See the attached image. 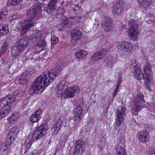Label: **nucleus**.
Returning <instances> with one entry per match:
<instances>
[{
  "mask_svg": "<svg viewBox=\"0 0 155 155\" xmlns=\"http://www.w3.org/2000/svg\"><path fill=\"white\" fill-rule=\"evenodd\" d=\"M62 67L58 64L55 67V71L51 70L47 73L43 74L38 77L33 82L30 89L31 94H38L43 91L56 78L57 74L62 70Z\"/></svg>",
  "mask_w": 155,
  "mask_h": 155,
  "instance_id": "nucleus-1",
  "label": "nucleus"
},
{
  "mask_svg": "<svg viewBox=\"0 0 155 155\" xmlns=\"http://www.w3.org/2000/svg\"><path fill=\"white\" fill-rule=\"evenodd\" d=\"M42 7L41 4L38 3L33 6L31 8L27 11L28 17L30 20H26L24 23V25L22 28L20 33L23 35L25 34L30 29L34 26V23L31 20H38L41 17V9Z\"/></svg>",
  "mask_w": 155,
  "mask_h": 155,
  "instance_id": "nucleus-2",
  "label": "nucleus"
},
{
  "mask_svg": "<svg viewBox=\"0 0 155 155\" xmlns=\"http://www.w3.org/2000/svg\"><path fill=\"white\" fill-rule=\"evenodd\" d=\"M144 71L146 74V78L144 75L141 73L140 70L137 71L134 74L135 77L138 80L142 79H145V84L147 87L149 88V86L151 84V81L152 79V72L151 70L150 66L147 64L144 68Z\"/></svg>",
  "mask_w": 155,
  "mask_h": 155,
  "instance_id": "nucleus-3",
  "label": "nucleus"
},
{
  "mask_svg": "<svg viewBox=\"0 0 155 155\" xmlns=\"http://www.w3.org/2000/svg\"><path fill=\"white\" fill-rule=\"evenodd\" d=\"M41 32L36 30L31 37L32 41L35 43L36 51L40 52L45 48L46 46V42L44 40L41 41Z\"/></svg>",
  "mask_w": 155,
  "mask_h": 155,
  "instance_id": "nucleus-4",
  "label": "nucleus"
},
{
  "mask_svg": "<svg viewBox=\"0 0 155 155\" xmlns=\"http://www.w3.org/2000/svg\"><path fill=\"white\" fill-rule=\"evenodd\" d=\"M129 28L128 35L130 39L133 41L135 40L139 35L138 25L136 21L131 19L129 21Z\"/></svg>",
  "mask_w": 155,
  "mask_h": 155,
  "instance_id": "nucleus-5",
  "label": "nucleus"
},
{
  "mask_svg": "<svg viewBox=\"0 0 155 155\" xmlns=\"http://www.w3.org/2000/svg\"><path fill=\"white\" fill-rule=\"evenodd\" d=\"M48 125L42 124L37 128L33 133L32 139L34 141H36L45 136L48 130Z\"/></svg>",
  "mask_w": 155,
  "mask_h": 155,
  "instance_id": "nucleus-6",
  "label": "nucleus"
},
{
  "mask_svg": "<svg viewBox=\"0 0 155 155\" xmlns=\"http://www.w3.org/2000/svg\"><path fill=\"white\" fill-rule=\"evenodd\" d=\"M126 108L125 107H118L117 118L115 119L114 125L118 127L122 123L124 120L125 115V112Z\"/></svg>",
  "mask_w": 155,
  "mask_h": 155,
  "instance_id": "nucleus-7",
  "label": "nucleus"
},
{
  "mask_svg": "<svg viewBox=\"0 0 155 155\" xmlns=\"http://www.w3.org/2000/svg\"><path fill=\"white\" fill-rule=\"evenodd\" d=\"M85 143L81 140H76L74 147L75 151L72 155H82L84 151Z\"/></svg>",
  "mask_w": 155,
  "mask_h": 155,
  "instance_id": "nucleus-8",
  "label": "nucleus"
},
{
  "mask_svg": "<svg viewBox=\"0 0 155 155\" xmlns=\"http://www.w3.org/2000/svg\"><path fill=\"white\" fill-rule=\"evenodd\" d=\"M15 96L13 94L8 95L0 101V106L1 107H6L10 105L15 101Z\"/></svg>",
  "mask_w": 155,
  "mask_h": 155,
  "instance_id": "nucleus-9",
  "label": "nucleus"
},
{
  "mask_svg": "<svg viewBox=\"0 0 155 155\" xmlns=\"http://www.w3.org/2000/svg\"><path fill=\"white\" fill-rule=\"evenodd\" d=\"M118 48L124 52H129L132 49V46L131 44L126 41H123L117 43Z\"/></svg>",
  "mask_w": 155,
  "mask_h": 155,
  "instance_id": "nucleus-10",
  "label": "nucleus"
},
{
  "mask_svg": "<svg viewBox=\"0 0 155 155\" xmlns=\"http://www.w3.org/2000/svg\"><path fill=\"white\" fill-rule=\"evenodd\" d=\"M107 52V49H102L96 52L91 57V60L93 61H96L101 59L105 56Z\"/></svg>",
  "mask_w": 155,
  "mask_h": 155,
  "instance_id": "nucleus-11",
  "label": "nucleus"
},
{
  "mask_svg": "<svg viewBox=\"0 0 155 155\" xmlns=\"http://www.w3.org/2000/svg\"><path fill=\"white\" fill-rule=\"evenodd\" d=\"M67 88L65 81H62L59 82L55 88L56 96L59 97L60 95L64 93Z\"/></svg>",
  "mask_w": 155,
  "mask_h": 155,
  "instance_id": "nucleus-12",
  "label": "nucleus"
},
{
  "mask_svg": "<svg viewBox=\"0 0 155 155\" xmlns=\"http://www.w3.org/2000/svg\"><path fill=\"white\" fill-rule=\"evenodd\" d=\"M112 19L110 18H106L101 23V26L106 32H109L112 29Z\"/></svg>",
  "mask_w": 155,
  "mask_h": 155,
  "instance_id": "nucleus-13",
  "label": "nucleus"
},
{
  "mask_svg": "<svg viewBox=\"0 0 155 155\" xmlns=\"http://www.w3.org/2000/svg\"><path fill=\"white\" fill-rule=\"evenodd\" d=\"M78 90V88L76 86L69 88L67 87L64 92L65 98L73 97L74 94Z\"/></svg>",
  "mask_w": 155,
  "mask_h": 155,
  "instance_id": "nucleus-14",
  "label": "nucleus"
},
{
  "mask_svg": "<svg viewBox=\"0 0 155 155\" xmlns=\"http://www.w3.org/2000/svg\"><path fill=\"white\" fill-rule=\"evenodd\" d=\"M123 2L122 1H118L114 7L113 9V14L115 15H118L120 14L123 8Z\"/></svg>",
  "mask_w": 155,
  "mask_h": 155,
  "instance_id": "nucleus-15",
  "label": "nucleus"
},
{
  "mask_svg": "<svg viewBox=\"0 0 155 155\" xmlns=\"http://www.w3.org/2000/svg\"><path fill=\"white\" fill-rule=\"evenodd\" d=\"M139 140L142 142H147L148 139V133L146 130H144L139 132L138 134Z\"/></svg>",
  "mask_w": 155,
  "mask_h": 155,
  "instance_id": "nucleus-16",
  "label": "nucleus"
},
{
  "mask_svg": "<svg viewBox=\"0 0 155 155\" xmlns=\"http://www.w3.org/2000/svg\"><path fill=\"white\" fill-rule=\"evenodd\" d=\"M29 43V39L26 37L22 38L18 42V45L24 50L26 48Z\"/></svg>",
  "mask_w": 155,
  "mask_h": 155,
  "instance_id": "nucleus-17",
  "label": "nucleus"
},
{
  "mask_svg": "<svg viewBox=\"0 0 155 155\" xmlns=\"http://www.w3.org/2000/svg\"><path fill=\"white\" fill-rule=\"evenodd\" d=\"M82 34L81 32L77 29L73 30L71 33V36L72 39L77 40L82 37Z\"/></svg>",
  "mask_w": 155,
  "mask_h": 155,
  "instance_id": "nucleus-18",
  "label": "nucleus"
},
{
  "mask_svg": "<svg viewBox=\"0 0 155 155\" xmlns=\"http://www.w3.org/2000/svg\"><path fill=\"white\" fill-rule=\"evenodd\" d=\"M144 102L143 96L141 94L139 93L137 95L134 100V105L135 107H140V104L144 103Z\"/></svg>",
  "mask_w": 155,
  "mask_h": 155,
  "instance_id": "nucleus-19",
  "label": "nucleus"
},
{
  "mask_svg": "<svg viewBox=\"0 0 155 155\" xmlns=\"http://www.w3.org/2000/svg\"><path fill=\"white\" fill-rule=\"evenodd\" d=\"M23 50L18 45L14 46L11 50L12 55L13 56H18L23 51Z\"/></svg>",
  "mask_w": 155,
  "mask_h": 155,
  "instance_id": "nucleus-20",
  "label": "nucleus"
},
{
  "mask_svg": "<svg viewBox=\"0 0 155 155\" xmlns=\"http://www.w3.org/2000/svg\"><path fill=\"white\" fill-rule=\"evenodd\" d=\"M115 61V59L112 56H108L106 58L104 63L106 66L111 67L114 64Z\"/></svg>",
  "mask_w": 155,
  "mask_h": 155,
  "instance_id": "nucleus-21",
  "label": "nucleus"
},
{
  "mask_svg": "<svg viewBox=\"0 0 155 155\" xmlns=\"http://www.w3.org/2000/svg\"><path fill=\"white\" fill-rule=\"evenodd\" d=\"M8 26L5 24H0V36L3 35L8 32Z\"/></svg>",
  "mask_w": 155,
  "mask_h": 155,
  "instance_id": "nucleus-22",
  "label": "nucleus"
},
{
  "mask_svg": "<svg viewBox=\"0 0 155 155\" xmlns=\"http://www.w3.org/2000/svg\"><path fill=\"white\" fill-rule=\"evenodd\" d=\"M35 49L34 48H32L30 49L28 51L26 52L25 54V56L27 59H33L32 56L36 52H38L36 51V48Z\"/></svg>",
  "mask_w": 155,
  "mask_h": 155,
  "instance_id": "nucleus-23",
  "label": "nucleus"
},
{
  "mask_svg": "<svg viewBox=\"0 0 155 155\" xmlns=\"http://www.w3.org/2000/svg\"><path fill=\"white\" fill-rule=\"evenodd\" d=\"M87 110H83V107H76L74 111V114L80 116H82L83 114H86L88 110V107H86Z\"/></svg>",
  "mask_w": 155,
  "mask_h": 155,
  "instance_id": "nucleus-24",
  "label": "nucleus"
},
{
  "mask_svg": "<svg viewBox=\"0 0 155 155\" xmlns=\"http://www.w3.org/2000/svg\"><path fill=\"white\" fill-rule=\"evenodd\" d=\"M87 54V52L85 50H78L75 54L76 57L77 58H84Z\"/></svg>",
  "mask_w": 155,
  "mask_h": 155,
  "instance_id": "nucleus-25",
  "label": "nucleus"
},
{
  "mask_svg": "<svg viewBox=\"0 0 155 155\" xmlns=\"http://www.w3.org/2000/svg\"><path fill=\"white\" fill-rule=\"evenodd\" d=\"M137 1L139 4L144 8L148 7L151 2V0H137Z\"/></svg>",
  "mask_w": 155,
  "mask_h": 155,
  "instance_id": "nucleus-26",
  "label": "nucleus"
},
{
  "mask_svg": "<svg viewBox=\"0 0 155 155\" xmlns=\"http://www.w3.org/2000/svg\"><path fill=\"white\" fill-rule=\"evenodd\" d=\"M61 123L60 122H57L54 124L53 127L52 128V131L54 132V134H56L60 129Z\"/></svg>",
  "mask_w": 155,
  "mask_h": 155,
  "instance_id": "nucleus-27",
  "label": "nucleus"
},
{
  "mask_svg": "<svg viewBox=\"0 0 155 155\" xmlns=\"http://www.w3.org/2000/svg\"><path fill=\"white\" fill-rule=\"evenodd\" d=\"M116 155H126L123 148L120 145H118L116 149Z\"/></svg>",
  "mask_w": 155,
  "mask_h": 155,
  "instance_id": "nucleus-28",
  "label": "nucleus"
},
{
  "mask_svg": "<svg viewBox=\"0 0 155 155\" xmlns=\"http://www.w3.org/2000/svg\"><path fill=\"white\" fill-rule=\"evenodd\" d=\"M45 8L48 13L52 15H54V13H55L56 11L55 7L49 5L47 8Z\"/></svg>",
  "mask_w": 155,
  "mask_h": 155,
  "instance_id": "nucleus-29",
  "label": "nucleus"
},
{
  "mask_svg": "<svg viewBox=\"0 0 155 155\" xmlns=\"http://www.w3.org/2000/svg\"><path fill=\"white\" fill-rule=\"evenodd\" d=\"M10 107H8L4 110H0V119H2L3 117L8 115V113L10 112Z\"/></svg>",
  "mask_w": 155,
  "mask_h": 155,
  "instance_id": "nucleus-30",
  "label": "nucleus"
},
{
  "mask_svg": "<svg viewBox=\"0 0 155 155\" xmlns=\"http://www.w3.org/2000/svg\"><path fill=\"white\" fill-rule=\"evenodd\" d=\"M14 136L12 134H10V133H8L7 135L6 140L7 143L11 144L13 143V142L14 140Z\"/></svg>",
  "mask_w": 155,
  "mask_h": 155,
  "instance_id": "nucleus-31",
  "label": "nucleus"
},
{
  "mask_svg": "<svg viewBox=\"0 0 155 155\" xmlns=\"http://www.w3.org/2000/svg\"><path fill=\"white\" fill-rule=\"evenodd\" d=\"M18 116V114L17 113H14L8 119V120L10 123H13L17 120Z\"/></svg>",
  "mask_w": 155,
  "mask_h": 155,
  "instance_id": "nucleus-32",
  "label": "nucleus"
},
{
  "mask_svg": "<svg viewBox=\"0 0 155 155\" xmlns=\"http://www.w3.org/2000/svg\"><path fill=\"white\" fill-rule=\"evenodd\" d=\"M8 11L5 8H3L0 10V19L4 18L8 13Z\"/></svg>",
  "mask_w": 155,
  "mask_h": 155,
  "instance_id": "nucleus-33",
  "label": "nucleus"
},
{
  "mask_svg": "<svg viewBox=\"0 0 155 155\" xmlns=\"http://www.w3.org/2000/svg\"><path fill=\"white\" fill-rule=\"evenodd\" d=\"M41 118V117H39V116L36 115L35 113H33L31 115L30 117V120L32 122H36L38 121Z\"/></svg>",
  "mask_w": 155,
  "mask_h": 155,
  "instance_id": "nucleus-34",
  "label": "nucleus"
},
{
  "mask_svg": "<svg viewBox=\"0 0 155 155\" xmlns=\"http://www.w3.org/2000/svg\"><path fill=\"white\" fill-rule=\"evenodd\" d=\"M81 116L74 114V124L75 127H77L79 124Z\"/></svg>",
  "mask_w": 155,
  "mask_h": 155,
  "instance_id": "nucleus-35",
  "label": "nucleus"
},
{
  "mask_svg": "<svg viewBox=\"0 0 155 155\" xmlns=\"http://www.w3.org/2000/svg\"><path fill=\"white\" fill-rule=\"evenodd\" d=\"M18 129L17 127H14L9 133H10V134H12L14 135L15 136L18 134Z\"/></svg>",
  "mask_w": 155,
  "mask_h": 155,
  "instance_id": "nucleus-36",
  "label": "nucleus"
},
{
  "mask_svg": "<svg viewBox=\"0 0 155 155\" xmlns=\"http://www.w3.org/2000/svg\"><path fill=\"white\" fill-rule=\"evenodd\" d=\"M93 127L92 122L88 123L85 127L84 130L87 132H89Z\"/></svg>",
  "mask_w": 155,
  "mask_h": 155,
  "instance_id": "nucleus-37",
  "label": "nucleus"
},
{
  "mask_svg": "<svg viewBox=\"0 0 155 155\" xmlns=\"http://www.w3.org/2000/svg\"><path fill=\"white\" fill-rule=\"evenodd\" d=\"M32 143V142L31 140L27 139L25 140V143L24 145L25 146L27 149H29L31 147Z\"/></svg>",
  "mask_w": 155,
  "mask_h": 155,
  "instance_id": "nucleus-38",
  "label": "nucleus"
},
{
  "mask_svg": "<svg viewBox=\"0 0 155 155\" xmlns=\"http://www.w3.org/2000/svg\"><path fill=\"white\" fill-rule=\"evenodd\" d=\"M25 76H22L19 78V80L21 84H26L28 80Z\"/></svg>",
  "mask_w": 155,
  "mask_h": 155,
  "instance_id": "nucleus-39",
  "label": "nucleus"
},
{
  "mask_svg": "<svg viewBox=\"0 0 155 155\" xmlns=\"http://www.w3.org/2000/svg\"><path fill=\"white\" fill-rule=\"evenodd\" d=\"M132 67L133 68L134 70V73H135L137 71L140 70V67L139 65L137 64L136 62H134L133 63L132 65Z\"/></svg>",
  "mask_w": 155,
  "mask_h": 155,
  "instance_id": "nucleus-40",
  "label": "nucleus"
},
{
  "mask_svg": "<svg viewBox=\"0 0 155 155\" xmlns=\"http://www.w3.org/2000/svg\"><path fill=\"white\" fill-rule=\"evenodd\" d=\"M141 107H133L132 113L134 115H136L138 112L142 108Z\"/></svg>",
  "mask_w": 155,
  "mask_h": 155,
  "instance_id": "nucleus-41",
  "label": "nucleus"
},
{
  "mask_svg": "<svg viewBox=\"0 0 155 155\" xmlns=\"http://www.w3.org/2000/svg\"><path fill=\"white\" fill-rule=\"evenodd\" d=\"M7 146L5 143H1L0 144V150L4 151L6 150Z\"/></svg>",
  "mask_w": 155,
  "mask_h": 155,
  "instance_id": "nucleus-42",
  "label": "nucleus"
},
{
  "mask_svg": "<svg viewBox=\"0 0 155 155\" xmlns=\"http://www.w3.org/2000/svg\"><path fill=\"white\" fill-rule=\"evenodd\" d=\"M61 18H62V22L61 25V26H65L68 23V19L67 18H66V17L64 16L62 17Z\"/></svg>",
  "mask_w": 155,
  "mask_h": 155,
  "instance_id": "nucleus-43",
  "label": "nucleus"
},
{
  "mask_svg": "<svg viewBox=\"0 0 155 155\" xmlns=\"http://www.w3.org/2000/svg\"><path fill=\"white\" fill-rule=\"evenodd\" d=\"M58 39L56 37L54 36L51 37V42L52 44H55L58 42Z\"/></svg>",
  "mask_w": 155,
  "mask_h": 155,
  "instance_id": "nucleus-44",
  "label": "nucleus"
},
{
  "mask_svg": "<svg viewBox=\"0 0 155 155\" xmlns=\"http://www.w3.org/2000/svg\"><path fill=\"white\" fill-rule=\"evenodd\" d=\"M21 0H11V2L12 5L15 6L19 4Z\"/></svg>",
  "mask_w": 155,
  "mask_h": 155,
  "instance_id": "nucleus-45",
  "label": "nucleus"
},
{
  "mask_svg": "<svg viewBox=\"0 0 155 155\" xmlns=\"http://www.w3.org/2000/svg\"><path fill=\"white\" fill-rule=\"evenodd\" d=\"M155 151V147L153 146L149 148L148 152L149 154L152 155L153 154H154V153Z\"/></svg>",
  "mask_w": 155,
  "mask_h": 155,
  "instance_id": "nucleus-46",
  "label": "nucleus"
},
{
  "mask_svg": "<svg viewBox=\"0 0 155 155\" xmlns=\"http://www.w3.org/2000/svg\"><path fill=\"white\" fill-rule=\"evenodd\" d=\"M58 0H51L48 4L49 5L55 7L56 3L58 2Z\"/></svg>",
  "mask_w": 155,
  "mask_h": 155,
  "instance_id": "nucleus-47",
  "label": "nucleus"
},
{
  "mask_svg": "<svg viewBox=\"0 0 155 155\" xmlns=\"http://www.w3.org/2000/svg\"><path fill=\"white\" fill-rule=\"evenodd\" d=\"M8 44L6 42H4L2 46V49L3 51L7 49Z\"/></svg>",
  "mask_w": 155,
  "mask_h": 155,
  "instance_id": "nucleus-48",
  "label": "nucleus"
},
{
  "mask_svg": "<svg viewBox=\"0 0 155 155\" xmlns=\"http://www.w3.org/2000/svg\"><path fill=\"white\" fill-rule=\"evenodd\" d=\"M34 113H35L36 115H38V116H39V117H41V114L42 113V110L41 109H38Z\"/></svg>",
  "mask_w": 155,
  "mask_h": 155,
  "instance_id": "nucleus-49",
  "label": "nucleus"
},
{
  "mask_svg": "<svg viewBox=\"0 0 155 155\" xmlns=\"http://www.w3.org/2000/svg\"><path fill=\"white\" fill-rule=\"evenodd\" d=\"M31 73L30 72H29L27 70H26L25 71V73H23V74L22 75V76H25L26 77H27L28 76V75H29V76H30V75H31Z\"/></svg>",
  "mask_w": 155,
  "mask_h": 155,
  "instance_id": "nucleus-50",
  "label": "nucleus"
},
{
  "mask_svg": "<svg viewBox=\"0 0 155 155\" xmlns=\"http://www.w3.org/2000/svg\"><path fill=\"white\" fill-rule=\"evenodd\" d=\"M104 144L103 142H102V141H101L99 143V146L100 148H102L104 147Z\"/></svg>",
  "mask_w": 155,
  "mask_h": 155,
  "instance_id": "nucleus-51",
  "label": "nucleus"
},
{
  "mask_svg": "<svg viewBox=\"0 0 155 155\" xmlns=\"http://www.w3.org/2000/svg\"><path fill=\"white\" fill-rule=\"evenodd\" d=\"M11 17L13 19H16L18 18V15L17 14H15L12 16Z\"/></svg>",
  "mask_w": 155,
  "mask_h": 155,
  "instance_id": "nucleus-52",
  "label": "nucleus"
},
{
  "mask_svg": "<svg viewBox=\"0 0 155 155\" xmlns=\"http://www.w3.org/2000/svg\"><path fill=\"white\" fill-rule=\"evenodd\" d=\"M120 83L119 82L117 84L115 90L116 91H119V90H118V89H119V87L120 86Z\"/></svg>",
  "mask_w": 155,
  "mask_h": 155,
  "instance_id": "nucleus-53",
  "label": "nucleus"
},
{
  "mask_svg": "<svg viewBox=\"0 0 155 155\" xmlns=\"http://www.w3.org/2000/svg\"><path fill=\"white\" fill-rule=\"evenodd\" d=\"M118 91H117L116 90H114V91L113 93L112 94V96L113 97H114L115 96V95H116L117 93L118 92Z\"/></svg>",
  "mask_w": 155,
  "mask_h": 155,
  "instance_id": "nucleus-54",
  "label": "nucleus"
},
{
  "mask_svg": "<svg viewBox=\"0 0 155 155\" xmlns=\"http://www.w3.org/2000/svg\"><path fill=\"white\" fill-rule=\"evenodd\" d=\"M28 104V102L27 101H25L23 103V106H27Z\"/></svg>",
  "mask_w": 155,
  "mask_h": 155,
  "instance_id": "nucleus-55",
  "label": "nucleus"
},
{
  "mask_svg": "<svg viewBox=\"0 0 155 155\" xmlns=\"http://www.w3.org/2000/svg\"><path fill=\"white\" fill-rule=\"evenodd\" d=\"M152 8H154L153 9H155V2H153V5H151Z\"/></svg>",
  "mask_w": 155,
  "mask_h": 155,
  "instance_id": "nucleus-56",
  "label": "nucleus"
},
{
  "mask_svg": "<svg viewBox=\"0 0 155 155\" xmlns=\"http://www.w3.org/2000/svg\"><path fill=\"white\" fill-rule=\"evenodd\" d=\"M29 155H35L32 153H30Z\"/></svg>",
  "mask_w": 155,
  "mask_h": 155,
  "instance_id": "nucleus-57",
  "label": "nucleus"
},
{
  "mask_svg": "<svg viewBox=\"0 0 155 155\" xmlns=\"http://www.w3.org/2000/svg\"><path fill=\"white\" fill-rule=\"evenodd\" d=\"M154 155H155V151L154 152Z\"/></svg>",
  "mask_w": 155,
  "mask_h": 155,
  "instance_id": "nucleus-58",
  "label": "nucleus"
},
{
  "mask_svg": "<svg viewBox=\"0 0 155 155\" xmlns=\"http://www.w3.org/2000/svg\"><path fill=\"white\" fill-rule=\"evenodd\" d=\"M11 106V105H10L9 107H10Z\"/></svg>",
  "mask_w": 155,
  "mask_h": 155,
  "instance_id": "nucleus-59",
  "label": "nucleus"
},
{
  "mask_svg": "<svg viewBox=\"0 0 155 155\" xmlns=\"http://www.w3.org/2000/svg\"><path fill=\"white\" fill-rule=\"evenodd\" d=\"M61 118H62V117H61L60 118V119H61Z\"/></svg>",
  "mask_w": 155,
  "mask_h": 155,
  "instance_id": "nucleus-60",
  "label": "nucleus"
}]
</instances>
